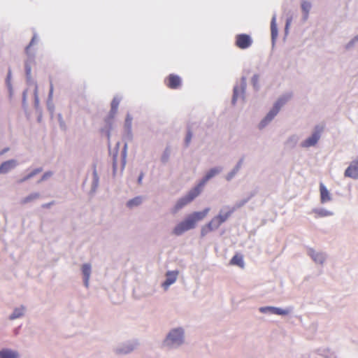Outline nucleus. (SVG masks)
I'll return each mask as SVG.
<instances>
[{"instance_id": "obj_22", "label": "nucleus", "mask_w": 358, "mask_h": 358, "mask_svg": "<svg viewBox=\"0 0 358 358\" xmlns=\"http://www.w3.org/2000/svg\"><path fill=\"white\" fill-rule=\"evenodd\" d=\"M316 217H322L332 215L333 213L325 209H319L314 211Z\"/></svg>"}, {"instance_id": "obj_25", "label": "nucleus", "mask_w": 358, "mask_h": 358, "mask_svg": "<svg viewBox=\"0 0 358 358\" xmlns=\"http://www.w3.org/2000/svg\"><path fill=\"white\" fill-rule=\"evenodd\" d=\"M141 201H142L141 198L138 196L133 199L129 200L127 202V205L128 207L132 208L134 206H136L139 205L141 203Z\"/></svg>"}, {"instance_id": "obj_8", "label": "nucleus", "mask_w": 358, "mask_h": 358, "mask_svg": "<svg viewBox=\"0 0 358 358\" xmlns=\"http://www.w3.org/2000/svg\"><path fill=\"white\" fill-rule=\"evenodd\" d=\"M345 176L354 179L358 178V157L357 159L352 161L350 165L345 171Z\"/></svg>"}, {"instance_id": "obj_18", "label": "nucleus", "mask_w": 358, "mask_h": 358, "mask_svg": "<svg viewBox=\"0 0 358 358\" xmlns=\"http://www.w3.org/2000/svg\"><path fill=\"white\" fill-rule=\"evenodd\" d=\"M271 32L272 40L275 41L278 36V28L276 24V16L273 15L271 22Z\"/></svg>"}, {"instance_id": "obj_34", "label": "nucleus", "mask_w": 358, "mask_h": 358, "mask_svg": "<svg viewBox=\"0 0 358 358\" xmlns=\"http://www.w3.org/2000/svg\"><path fill=\"white\" fill-rule=\"evenodd\" d=\"M258 80H259V76L255 75L252 78V81L254 86H255L257 84Z\"/></svg>"}, {"instance_id": "obj_38", "label": "nucleus", "mask_w": 358, "mask_h": 358, "mask_svg": "<svg viewBox=\"0 0 358 358\" xmlns=\"http://www.w3.org/2000/svg\"><path fill=\"white\" fill-rule=\"evenodd\" d=\"M49 206H50V204H45V205H43V207H48Z\"/></svg>"}, {"instance_id": "obj_24", "label": "nucleus", "mask_w": 358, "mask_h": 358, "mask_svg": "<svg viewBox=\"0 0 358 358\" xmlns=\"http://www.w3.org/2000/svg\"><path fill=\"white\" fill-rule=\"evenodd\" d=\"M310 255L316 262L322 263L324 262V259L322 254L315 252V251H311Z\"/></svg>"}, {"instance_id": "obj_39", "label": "nucleus", "mask_w": 358, "mask_h": 358, "mask_svg": "<svg viewBox=\"0 0 358 358\" xmlns=\"http://www.w3.org/2000/svg\"><path fill=\"white\" fill-rule=\"evenodd\" d=\"M94 176H96V171H94Z\"/></svg>"}, {"instance_id": "obj_30", "label": "nucleus", "mask_w": 358, "mask_h": 358, "mask_svg": "<svg viewBox=\"0 0 358 358\" xmlns=\"http://www.w3.org/2000/svg\"><path fill=\"white\" fill-rule=\"evenodd\" d=\"M238 91H239V90H238V87H234V96H233V99H232V102H233L234 104L237 101L238 96Z\"/></svg>"}, {"instance_id": "obj_32", "label": "nucleus", "mask_w": 358, "mask_h": 358, "mask_svg": "<svg viewBox=\"0 0 358 358\" xmlns=\"http://www.w3.org/2000/svg\"><path fill=\"white\" fill-rule=\"evenodd\" d=\"M192 136V134L191 131H189L185 138V142H186L187 145H188L190 143Z\"/></svg>"}, {"instance_id": "obj_36", "label": "nucleus", "mask_w": 358, "mask_h": 358, "mask_svg": "<svg viewBox=\"0 0 358 358\" xmlns=\"http://www.w3.org/2000/svg\"><path fill=\"white\" fill-rule=\"evenodd\" d=\"M26 71H27V75H29V74H30V73H31V69H30V67H27V68H26Z\"/></svg>"}, {"instance_id": "obj_31", "label": "nucleus", "mask_w": 358, "mask_h": 358, "mask_svg": "<svg viewBox=\"0 0 358 358\" xmlns=\"http://www.w3.org/2000/svg\"><path fill=\"white\" fill-rule=\"evenodd\" d=\"M131 121H132V117H131L130 115H127V117H126V120H125V123L127 126L130 127L131 124Z\"/></svg>"}, {"instance_id": "obj_29", "label": "nucleus", "mask_w": 358, "mask_h": 358, "mask_svg": "<svg viewBox=\"0 0 358 358\" xmlns=\"http://www.w3.org/2000/svg\"><path fill=\"white\" fill-rule=\"evenodd\" d=\"M120 101L118 99L115 98L113 99L111 103V108L113 110L115 111L117 110L118 106H119Z\"/></svg>"}, {"instance_id": "obj_15", "label": "nucleus", "mask_w": 358, "mask_h": 358, "mask_svg": "<svg viewBox=\"0 0 358 358\" xmlns=\"http://www.w3.org/2000/svg\"><path fill=\"white\" fill-rule=\"evenodd\" d=\"M320 191L322 203H326L331 199L329 192L322 183L320 185Z\"/></svg>"}, {"instance_id": "obj_35", "label": "nucleus", "mask_w": 358, "mask_h": 358, "mask_svg": "<svg viewBox=\"0 0 358 358\" xmlns=\"http://www.w3.org/2000/svg\"><path fill=\"white\" fill-rule=\"evenodd\" d=\"M52 176V173L51 172H46L43 174L42 178H41V180H45L48 177H50Z\"/></svg>"}, {"instance_id": "obj_19", "label": "nucleus", "mask_w": 358, "mask_h": 358, "mask_svg": "<svg viewBox=\"0 0 358 358\" xmlns=\"http://www.w3.org/2000/svg\"><path fill=\"white\" fill-rule=\"evenodd\" d=\"M233 211V209L229 210L227 212L220 211V214L215 217L218 219L220 222L222 224L231 216Z\"/></svg>"}, {"instance_id": "obj_1", "label": "nucleus", "mask_w": 358, "mask_h": 358, "mask_svg": "<svg viewBox=\"0 0 358 358\" xmlns=\"http://www.w3.org/2000/svg\"><path fill=\"white\" fill-rule=\"evenodd\" d=\"M210 212V208H206L201 211H196L188 215L185 219L178 224L173 229V234L176 236H180L185 231L193 229L197 223L203 220Z\"/></svg>"}, {"instance_id": "obj_23", "label": "nucleus", "mask_w": 358, "mask_h": 358, "mask_svg": "<svg viewBox=\"0 0 358 358\" xmlns=\"http://www.w3.org/2000/svg\"><path fill=\"white\" fill-rule=\"evenodd\" d=\"M41 171H42V169L41 168L36 169L33 170L31 173H29L27 176H26L23 178L20 179L18 182H20V183L23 182L30 179L31 178H32L35 175L41 173Z\"/></svg>"}, {"instance_id": "obj_28", "label": "nucleus", "mask_w": 358, "mask_h": 358, "mask_svg": "<svg viewBox=\"0 0 358 358\" xmlns=\"http://www.w3.org/2000/svg\"><path fill=\"white\" fill-rule=\"evenodd\" d=\"M170 155V150L169 148H166L164 152V154L162 156V161L163 162H166L168 161Z\"/></svg>"}, {"instance_id": "obj_21", "label": "nucleus", "mask_w": 358, "mask_h": 358, "mask_svg": "<svg viewBox=\"0 0 358 358\" xmlns=\"http://www.w3.org/2000/svg\"><path fill=\"white\" fill-rule=\"evenodd\" d=\"M24 308L23 306L17 308L14 310L13 313L10 315V320H15L20 317L24 314Z\"/></svg>"}, {"instance_id": "obj_37", "label": "nucleus", "mask_w": 358, "mask_h": 358, "mask_svg": "<svg viewBox=\"0 0 358 358\" xmlns=\"http://www.w3.org/2000/svg\"><path fill=\"white\" fill-rule=\"evenodd\" d=\"M142 175L139 176V178H138V182H141V180H142Z\"/></svg>"}, {"instance_id": "obj_26", "label": "nucleus", "mask_w": 358, "mask_h": 358, "mask_svg": "<svg viewBox=\"0 0 358 358\" xmlns=\"http://www.w3.org/2000/svg\"><path fill=\"white\" fill-rule=\"evenodd\" d=\"M311 8V4L307 1H303L301 3L302 10L304 12L306 17L308 16V12Z\"/></svg>"}, {"instance_id": "obj_13", "label": "nucleus", "mask_w": 358, "mask_h": 358, "mask_svg": "<svg viewBox=\"0 0 358 358\" xmlns=\"http://www.w3.org/2000/svg\"><path fill=\"white\" fill-rule=\"evenodd\" d=\"M259 310L262 313H266V311L268 310L273 314L279 315H287L289 313V311L287 310H282L279 308L268 307V306L260 308Z\"/></svg>"}, {"instance_id": "obj_5", "label": "nucleus", "mask_w": 358, "mask_h": 358, "mask_svg": "<svg viewBox=\"0 0 358 358\" xmlns=\"http://www.w3.org/2000/svg\"><path fill=\"white\" fill-rule=\"evenodd\" d=\"M285 103V100L284 99H279L275 104L274 105L273 109L268 113L266 117L264 120L262 121L260 123V127H264L266 123L269 121H271L278 113L280 107Z\"/></svg>"}, {"instance_id": "obj_10", "label": "nucleus", "mask_w": 358, "mask_h": 358, "mask_svg": "<svg viewBox=\"0 0 358 358\" xmlns=\"http://www.w3.org/2000/svg\"><path fill=\"white\" fill-rule=\"evenodd\" d=\"M179 272L178 271H168L166 274V279L162 284L164 289H167L169 287L173 284L178 278Z\"/></svg>"}, {"instance_id": "obj_20", "label": "nucleus", "mask_w": 358, "mask_h": 358, "mask_svg": "<svg viewBox=\"0 0 358 358\" xmlns=\"http://www.w3.org/2000/svg\"><path fill=\"white\" fill-rule=\"evenodd\" d=\"M39 194L38 193H33L29 194V196H26L25 198L22 199L20 201V203L22 205H24L27 203H29L31 201H33L38 198H39Z\"/></svg>"}, {"instance_id": "obj_14", "label": "nucleus", "mask_w": 358, "mask_h": 358, "mask_svg": "<svg viewBox=\"0 0 358 358\" xmlns=\"http://www.w3.org/2000/svg\"><path fill=\"white\" fill-rule=\"evenodd\" d=\"M219 172L220 169L217 168L210 169L196 187H199L200 189L201 190V188L204 185V184L211 178L217 174Z\"/></svg>"}, {"instance_id": "obj_16", "label": "nucleus", "mask_w": 358, "mask_h": 358, "mask_svg": "<svg viewBox=\"0 0 358 358\" xmlns=\"http://www.w3.org/2000/svg\"><path fill=\"white\" fill-rule=\"evenodd\" d=\"M18 354L9 349H3L0 351V358H17Z\"/></svg>"}, {"instance_id": "obj_17", "label": "nucleus", "mask_w": 358, "mask_h": 358, "mask_svg": "<svg viewBox=\"0 0 358 358\" xmlns=\"http://www.w3.org/2000/svg\"><path fill=\"white\" fill-rule=\"evenodd\" d=\"M82 271L84 275L85 285L87 287L89 279L91 273V266L90 264H85L82 267Z\"/></svg>"}, {"instance_id": "obj_12", "label": "nucleus", "mask_w": 358, "mask_h": 358, "mask_svg": "<svg viewBox=\"0 0 358 358\" xmlns=\"http://www.w3.org/2000/svg\"><path fill=\"white\" fill-rule=\"evenodd\" d=\"M229 264L231 266H237L241 268H244L245 262L243 255L239 253L234 255V257L231 259Z\"/></svg>"}, {"instance_id": "obj_3", "label": "nucleus", "mask_w": 358, "mask_h": 358, "mask_svg": "<svg viewBox=\"0 0 358 358\" xmlns=\"http://www.w3.org/2000/svg\"><path fill=\"white\" fill-rule=\"evenodd\" d=\"M183 341V331L181 329H176L172 330L164 341V344L167 346L172 347L179 345Z\"/></svg>"}, {"instance_id": "obj_27", "label": "nucleus", "mask_w": 358, "mask_h": 358, "mask_svg": "<svg viewBox=\"0 0 358 358\" xmlns=\"http://www.w3.org/2000/svg\"><path fill=\"white\" fill-rule=\"evenodd\" d=\"M241 166V161L238 163V164H237L236 167L235 168V169L232 172H231L230 173L228 174V176L227 177V179L228 180H231L234 177V176L239 170Z\"/></svg>"}, {"instance_id": "obj_2", "label": "nucleus", "mask_w": 358, "mask_h": 358, "mask_svg": "<svg viewBox=\"0 0 358 358\" xmlns=\"http://www.w3.org/2000/svg\"><path fill=\"white\" fill-rule=\"evenodd\" d=\"M201 193V189L199 187H195L192 188L187 195L180 198L178 200L173 208H172V213L173 214L176 213L178 210L182 208L184 206H187L189 203H191L196 196H198Z\"/></svg>"}, {"instance_id": "obj_4", "label": "nucleus", "mask_w": 358, "mask_h": 358, "mask_svg": "<svg viewBox=\"0 0 358 358\" xmlns=\"http://www.w3.org/2000/svg\"><path fill=\"white\" fill-rule=\"evenodd\" d=\"M252 44L251 36L247 34H237L235 37V45L242 50L250 48Z\"/></svg>"}, {"instance_id": "obj_6", "label": "nucleus", "mask_w": 358, "mask_h": 358, "mask_svg": "<svg viewBox=\"0 0 358 358\" xmlns=\"http://www.w3.org/2000/svg\"><path fill=\"white\" fill-rule=\"evenodd\" d=\"M322 131V128L317 127L315 128V131L312 134V136L302 142L301 146L303 148H309L310 146H314L320 139V134Z\"/></svg>"}, {"instance_id": "obj_40", "label": "nucleus", "mask_w": 358, "mask_h": 358, "mask_svg": "<svg viewBox=\"0 0 358 358\" xmlns=\"http://www.w3.org/2000/svg\"><path fill=\"white\" fill-rule=\"evenodd\" d=\"M128 352H129V350L124 351L125 353H127Z\"/></svg>"}, {"instance_id": "obj_9", "label": "nucleus", "mask_w": 358, "mask_h": 358, "mask_svg": "<svg viewBox=\"0 0 358 358\" xmlns=\"http://www.w3.org/2000/svg\"><path fill=\"white\" fill-rule=\"evenodd\" d=\"M166 85L170 89H177L181 85V78L175 74H170L165 80Z\"/></svg>"}, {"instance_id": "obj_33", "label": "nucleus", "mask_w": 358, "mask_h": 358, "mask_svg": "<svg viewBox=\"0 0 358 358\" xmlns=\"http://www.w3.org/2000/svg\"><path fill=\"white\" fill-rule=\"evenodd\" d=\"M35 40H36V36H34L32 38V39H31V42H30L29 45L26 48V52H27V53H28V52H29V49L30 48V47H31V45H33L35 43Z\"/></svg>"}, {"instance_id": "obj_11", "label": "nucleus", "mask_w": 358, "mask_h": 358, "mask_svg": "<svg viewBox=\"0 0 358 358\" xmlns=\"http://www.w3.org/2000/svg\"><path fill=\"white\" fill-rule=\"evenodd\" d=\"M17 165V162L14 159H10L3 162L0 165V174L6 173L14 169Z\"/></svg>"}, {"instance_id": "obj_7", "label": "nucleus", "mask_w": 358, "mask_h": 358, "mask_svg": "<svg viewBox=\"0 0 358 358\" xmlns=\"http://www.w3.org/2000/svg\"><path fill=\"white\" fill-rule=\"evenodd\" d=\"M221 224L218 219L215 216L208 224L202 227L201 229V236H205L209 232L218 229Z\"/></svg>"}]
</instances>
